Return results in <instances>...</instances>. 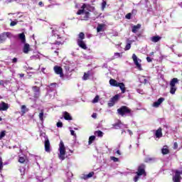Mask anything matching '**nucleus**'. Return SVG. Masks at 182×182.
<instances>
[{"instance_id": "obj_1", "label": "nucleus", "mask_w": 182, "mask_h": 182, "mask_svg": "<svg viewBox=\"0 0 182 182\" xmlns=\"http://www.w3.org/2000/svg\"><path fill=\"white\" fill-rule=\"evenodd\" d=\"M136 176L134 178V181H139V178H140V176H146L147 173H146V165L144 164H141L138 168L137 171L136 172Z\"/></svg>"}, {"instance_id": "obj_2", "label": "nucleus", "mask_w": 182, "mask_h": 182, "mask_svg": "<svg viewBox=\"0 0 182 182\" xmlns=\"http://www.w3.org/2000/svg\"><path fill=\"white\" fill-rule=\"evenodd\" d=\"M119 116H124L125 114H129V116H133V111L132 109L129 108L127 106H122L117 110Z\"/></svg>"}, {"instance_id": "obj_3", "label": "nucleus", "mask_w": 182, "mask_h": 182, "mask_svg": "<svg viewBox=\"0 0 182 182\" xmlns=\"http://www.w3.org/2000/svg\"><path fill=\"white\" fill-rule=\"evenodd\" d=\"M59 151H60L59 159L60 160H64L65 155L66 154V148L65 147V144H63V141H60V142Z\"/></svg>"}, {"instance_id": "obj_4", "label": "nucleus", "mask_w": 182, "mask_h": 182, "mask_svg": "<svg viewBox=\"0 0 182 182\" xmlns=\"http://www.w3.org/2000/svg\"><path fill=\"white\" fill-rule=\"evenodd\" d=\"M176 83H178V79L176 77L173 78L170 82V93L171 95H174L177 90V87H176Z\"/></svg>"}, {"instance_id": "obj_5", "label": "nucleus", "mask_w": 182, "mask_h": 182, "mask_svg": "<svg viewBox=\"0 0 182 182\" xmlns=\"http://www.w3.org/2000/svg\"><path fill=\"white\" fill-rule=\"evenodd\" d=\"M132 60L134 61V63L135 66L137 68L138 70H143V68H141V60L137 58V55L136 54L132 55Z\"/></svg>"}, {"instance_id": "obj_6", "label": "nucleus", "mask_w": 182, "mask_h": 182, "mask_svg": "<svg viewBox=\"0 0 182 182\" xmlns=\"http://www.w3.org/2000/svg\"><path fill=\"white\" fill-rule=\"evenodd\" d=\"M85 8H86V4H84L81 6V9L77 11V15H82V14H85V16H84V20L87 21V19H89V15H90V14L88 11H85Z\"/></svg>"}, {"instance_id": "obj_7", "label": "nucleus", "mask_w": 182, "mask_h": 182, "mask_svg": "<svg viewBox=\"0 0 182 182\" xmlns=\"http://www.w3.org/2000/svg\"><path fill=\"white\" fill-rule=\"evenodd\" d=\"M182 171H175V175L173 176L172 180L173 182H181Z\"/></svg>"}, {"instance_id": "obj_8", "label": "nucleus", "mask_w": 182, "mask_h": 182, "mask_svg": "<svg viewBox=\"0 0 182 182\" xmlns=\"http://www.w3.org/2000/svg\"><path fill=\"white\" fill-rule=\"evenodd\" d=\"M119 95H115L114 97H112L108 102V107H113V106H114V105L119 102Z\"/></svg>"}, {"instance_id": "obj_9", "label": "nucleus", "mask_w": 182, "mask_h": 182, "mask_svg": "<svg viewBox=\"0 0 182 182\" xmlns=\"http://www.w3.org/2000/svg\"><path fill=\"white\" fill-rule=\"evenodd\" d=\"M53 70H54L55 73H56V75H60V77H63V76H64L63 69L62 68V67H60L59 65H55L53 68Z\"/></svg>"}, {"instance_id": "obj_10", "label": "nucleus", "mask_w": 182, "mask_h": 182, "mask_svg": "<svg viewBox=\"0 0 182 182\" xmlns=\"http://www.w3.org/2000/svg\"><path fill=\"white\" fill-rule=\"evenodd\" d=\"M9 109V105L4 101L0 103V112H6Z\"/></svg>"}, {"instance_id": "obj_11", "label": "nucleus", "mask_w": 182, "mask_h": 182, "mask_svg": "<svg viewBox=\"0 0 182 182\" xmlns=\"http://www.w3.org/2000/svg\"><path fill=\"white\" fill-rule=\"evenodd\" d=\"M10 36L11 33L9 32H4L1 35H0V43H2V42H5L7 38H9Z\"/></svg>"}, {"instance_id": "obj_12", "label": "nucleus", "mask_w": 182, "mask_h": 182, "mask_svg": "<svg viewBox=\"0 0 182 182\" xmlns=\"http://www.w3.org/2000/svg\"><path fill=\"white\" fill-rule=\"evenodd\" d=\"M45 151L47 153H50V142L49 141V139L46 138L44 142Z\"/></svg>"}, {"instance_id": "obj_13", "label": "nucleus", "mask_w": 182, "mask_h": 182, "mask_svg": "<svg viewBox=\"0 0 182 182\" xmlns=\"http://www.w3.org/2000/svg\"><path fill=\"white\" fill-rule=\"evenodd\" d=\"M77 43L81 49H84V50H86L87 49V46H86V43L83 40H77Z\"/></svg>"}, {"instance_id": "obj_14", "label": "nucleus", "mask_w": 182, "mask_h": 182, "mask_svg": "<svg viewBox=\"0 0 182 182\" xmlns=\"http://www.w3.org/2000/svg\"><path fill=\"white\" fill-rule=\"evenodd\" d=\"M164 100H165L164 97L159 98L156 102L153 103V107H159L163 103Z\"/></svg>"}, {"instance_id": "obj_15", "label": "nucleus", "mask_w": 182, "mask_h": 182, "mask_svg": "<svg viewBox=\"0 0 182 182\" xmlns=\"http://www.w3.org/2000/svg\"><path fill=\"white\" fill-rule=\"evenodd\" d=\"M155 136L157 139H160L161 137H163V132H162V129L161 127H159L155 133Z\"/></svg>"}, {"instance_id": "obj_16", "label": "nucleus", "mask_w": 182, "mask_h": 182, "mask_svg": "<svg viewBox=\"0 0 182 182\" xmlns=\"http://www.w3.org/2000/svg\"><path fill=\"white\" fill-rule=\"evenodd\" d=\"M30 50H31V46H29L28 43H25L24 46L23 48V53H29Z\"/></svg>"}, {"instance_id": "obj_17", "label": "nucleus", "mask_w": 182, "mask_h": 182, "mask_svg": "<svg viewBox=\"0 0 182 182\" xmlns=\"http://www.w3.org/2000/svg\"><path fill=\"white\" fill-rule=\"evenodd\" d=\"M119 82H118L117 80H116L113 78L109 80V85L111 86H114V87H119Z\"/></svg>"}, {"instance_id": "obj_18", "label": "nucleus", "mask_w": 182, "mask_h": 182, "mask_svg": "<svg viewBox=\"0 0 182 182\" xmlns=\"http://www.w3.org/2000/svg\"><path fill=\"white\" fill-rule=\"evenodd\" d=\"M18 38L21 41V43H26V37L25 36V33H21L18 34Z\"/></svg>"}, {"instance_id": "obj_19", "label": "nucleus", "mask_w": 182, "mask_h": 182, "mask_svg": "<svg viewBox=\"0 0 182 182\" xmlns=\"http://www.w3.org/2000/svg\"><path fill=\"white\" fill-rule=\"evenodd\" d=\"M161 153L164 154V156L170 153V150L168 149V146L167 145L164 146L163 149H161Z\"/></svg>"}, {"instance_id": "obj_20", "label": "nucleus", "mask_w": 182, "mask_h": 182, "mask_svg": "<svg viewBox=\"0 0 182 182\" xmlns=\"http://www.w3.org/2000/svg\"><path fill=\"white\" fill-rule=\"evenodd\" d=\"M151 41L154 43H157V42H159V41H161V37H160L159 36H152L151 38Z\"/></svg>"}, {"instance_id": "obj_21", "label": "nucleus", "mask_w": 182, "mask_h": 182, "mask_svg": "<svg viewBox=\"0 0 182 182\" xmlns=\"http://www.w3.org/2000/svg\"><path fill=\"white\" fill-rule=\"evenodd\" d=\"M118 87H119L120 90H122V93H125L126 92V87L124 85V83L119 82Z\"/></svg>"}, {"instance_id": "obj_22", "label": "nucleus", "mask_w": 182, "mask_h": 182, "mask_svg": "<svg viewBox=\"0 0 182 182\" xmlns=\"http://www.w3.org/2000/svg\"><path fill=\"white\" fill-rule=\"evenodd\" d=\"M63 117L65 119V120H72V116H70V114H69V112H65L63 113Z\"/></svg>"}, {"instance_id": "obj_23", "label": "nucleus", "mask_w": 182, "mask_h": 182, "mask_svg": "<svg viewBox=\"0 0 182 182\" xmlns=\"http://www.w3.org/2000/svg\"><path fill=\"white\" fill-rule=\"evenodd\" d=\"M141 28V24H137L132 27V32L133 33H137V31Z\"/></svg>"}, {"instance_id": "obj_24", "label": "nucleus", "mask_w": 182, "mask_h": 182, "mask_svg": "<svg viewBox=\"0 0 182 182\" xmlns=\"http://www.w3.org/2000/svg\"><path fill=\"white\" fill-rule=\"evenodd\" d=\"M21 116H23L27 112H29V109L26 108V105H22L21 107Z\"/></svg>"}, {"instance_id": "obj_25", "label": "nucleus", "mask_w": 182, "mask_h": 182, "mask_svg": "<svg viewBox=\"0 0 182 182\" xmlns=\"http://www.w3.org/2000/svg\"><path fill=\"white\" fill-rule=\"evenodd\" d=\"M105 25L103 24V23H101V24H98L97 27V32L99 33V32H103V28H105Z\"/></svg>"}, {"instance_id": "obj_26", "label": "nucleus", "mask_w": 182, "mask_h": 182, "mask_svg": "<svg viewBox=\"0 0 182 182\" xmlns=\"http://www.w3.org/2000/svg\"><path fill=\"white\" fill-rule=\"evenodd\" d=\"M18 163H21V164H25L26 163V157L18 156Z\"/></svg>"}, {"instance_id": "obj_27", "label": "nucleus", "mask_w": 182, "mask_h": 182, "mask_svg": "<svg viewBox=\"0 0 182 182\" xmlns=\"http://www.w3.org/2000/svg\"><path fill=\"white\" fill-rule=\"evenodd\" d=\"M92 176H95V172L92 171V172H90L87 175H84L83 176V178L84 180H87L88 178H91V177Z\"/></svg>"}, {"instance_id": "obj_28", "label": "nucleus", "mask_w": 182, "mask_h": 182, "mask_svg": "<svg viewBox=\"0 0 182 182\" xmlns=\"http://www.w3.org/2000/svg\"><path fill=\"white\" fill-rule=\"evenodd\" d=\"M32 90L34 93H41V87L38 86H33Z\"/></svg>"}, {"instance_id": "obj_29", "label": "nucleus", "mask_w": 182, "mask_h": 182, "mask_svg": "<svg viewBox=\"0 0 182 182\" xmlns=\"http://www.w3.org/2000/svg\"><path fill=\"white\" fill-rule=\"evenodd\" d=\"M58 30L53 29L52 30L53 36H58V39H62V37L59 34H58Z\"/></svg>"}, {"instance_id": "obj_30", "label": "nucleus", "mask_w": 182, "mask_h": 182, "mask_svg": "<svg viewBox=\"0 0 182 182\" xmlns=\"http://www.w3.org/2000/svg\"><path fill=\"white\" fill-rule=\"evenodd\" d=\"M90 76V71H87V73H85L82 77L83 80H87Z\"/></svg>"}, {"instance_id": "obj_31", "label": "nucleus", "mask_w": 182, "mask_h": 182, "mask_svg": "<svg viewBox=\"0 0 182 182\" xmlns=\"http://www.w3.org/2000/svg\"><path fill=\"white\" fill-rule=\"evenodd\" d=\"M96 140V136H90L89 137V141H88V144H92V143H93V141Z\"/></svg>"}, {"instance_id": "obj_32", "label": "nucleus", "mask_w": 182, "mask_h": 182, "mask_svg": "<svg viewBox=\"0 0 182 182\" xmlns=\"http://www.w3.org/2000/svg\"><path fill=\"white\" fill-rule=\"evenodd\" d=\"M78 38L79 39H77V41H83V39H85V33L80 32L78 35Z\"/></svg>"}, {"instance_id": "obj_33", "label": "nucleus", "mask_w": 182, "mask_h": 182, "mask_svg": "<svg viewBox=\"0 0 182 182\" xmlns=\"http://www.w3.org/2000/svg\"><path fill=\"white\" fill-rule=\"evenodd\" d=\"M95 134L96 136H97L98 137H103V132H102V131H100V130L96 131V132H95Z\"/></svg>"}, {"instance_id": "obj_34", "label": "nucleus", "mask_w": 182, "mask_h": 182, "mask_svg": "<svg viewBox=\"0 0 182 182\" xmlns=\"http://www.w3.org/2000/svg\"><path fill=\"white\" fill-rule=\"evenodd\" d=\"M148 82L149 80H147L146 76H142V77L141 78V83H144V85H146Z\"/></svg>"}, {"instance_id": "obj_35", "label": "nucleus", "mask_w": 182, "mask_h": 182, "mask_svg": "<svg viewBox=\"0 0 182 182\" xmlns=\"http://www.w3.org/2000/svg\"><path fill=\"white\" fill-rule=\"evenodd\" d=\"M106 5H107V2L105 0H102V4H101L102 11H105V9L106 8Z\"/></svg>"}, {"instance_id": "obj_36", "label": "nucleus", "mask_w": 182, "mask_h": 182, "mask_svg": "<svg viewBox=\"0 0 182 182\" xmlns=\"http://www.w3.org/2000/svg\"><path fill=\"white\" fill-rule=\"evenodd\" d=\"M4 168V161H2V157L0 156V171H2Z\"/></svg>"}, {"instance_id": "obj_37", "label": "nucleus", "mask_w": 182, "mask_h": 182, "mask_svg": "<svg viewBox=\"0 0 182 182\" xmlns=\"http://www.w3.org/2000/svg\"><path fill=\"white\" fill-rule=\"evenodd\" d=\"M38 117H39L40 120H41V121L43 120V109H42L41 111V112L39 113Z\"/></svg>"}, {"instance_id": "obj_38", "label": "nucleus", "mask_w": 182, "mask_h": 182, "mask_svg": "<svg viewBox=\"0 0 182 182\" xmlns=\"http://www.w3.org/2000/svg\"><path fill=\"white\" fill-rule=\"evenodd\" d=\"M99 99H100L99 95H96L92 100V103H97V102H99Z\"/></svg>"}, {"instance_id": "obj_39", "label": "nucleus", "mask_w": 182, "mask_h": 182, "mask_svg": "<svg viewBox=\"0 0 182 182\" xmlns=\"http://www.w3.org/2000/svg\"><path fill=\"white\" fill-rule=\"evenodd\" d=\"M130 48H132V44L127 43L124 48V50H129Z\"/></svg>"}, {"instance_id": "obj_40", "label": "nucleus", "mask_w": 182, "mask_h": 182, "mask_svg": "<svg viewBox=\"0 0 182 182\" xmlns=\"http://www.w3.org/2000/svg\"><path fill=\"white\" fill-rule=\"evenodd\" d=\"M39 96H41V92H34V99H39Z\"/></svg>"}, {"instance_id": "obj_41", "label": "nucleus", "mask_w": 182, "mask_h": 182, "mask_svg": "<svg viewBox=\"0 0 182 182\" xmlns=\"http://www.w3.org/2000/svg\"><path fill=\"white\" fill-rule=\"evenodd\" d=\"M110 159L112 160L114 163H117V161H119V158H117L115 156H111Z\"/></svg>"}, {"instance_id": "obj_42", "label": "nucleus", "mask_w": 182, "mask_h": 182, "mask_svg": "<svg viewBox=\"0 0 182 182\" xmlns=\"http://www.w3.org/2000/svg\"><path fill=\"white\" fill-rule=\"evenodd\" d=\"M114 127H119L122 126V121H119L117 123H115L114 125Z\"/></svg>"}, {"instance_id": "obj_43", "label": "nucleus", "mask_w": 182, "mask_h": 182, "mask_svg": "<svg viewBox=\"0 0 182 182\" xmlns=\"http://www.w3.org/2000/svg\"><path fill=\"white\" fill-rule=\"evenodd\" d=\"M6 133V131H2V132L0 133V139H2V137H5Z\"/></svg>"}, {"instance_id": "obj_44", "label": "nucleus", "mask_w": 182, "mask_h": 182, "mask_svg": "<svg viewBox=\"0 0 182 182\" xmlns=\"http://www.w3.org/2000/svg\"><path fill=\"white\" fill-rule=\"evenodd\" d=\"M126 19H132V13H128L126 16H125Z\"/></svg>"}, {"instance_id": "obj_45", "label": "nucleus", "mask_w": 182, "mask_h": 182, "mask_svg": "<svg viewBox=\"0 0 182 182\" xmlns=\"http://www.w3.org/2000/svg\"><path fill=\"white\" fill-rule=\"evenodd\" d=\"M16 25H18V21H11L10 23V26H15Z\"/></svg>"}, {"instance_id": "obj_46", "label": "nucleus", "mask_w": 182, "mask_h": 182, "mask_svg": "<svg viewBox=\"0 0 182 182\" xmlns=\"http://www.w3.org/2000/svg\"><path fill=\"white\" fill-rule=\"evenodd\" d=\"M173 149L174 150H177V149H178V144H177V142L173 143Z\"/></svg>"}, {"instance_id": "obj_47", "label": "nucleus", "mask_w": 182, "mask_h": 182, "mask_svg": "<svg viewBox=\"0 0 182 182\" xmlns=\"http://www.w3.org/2000/svg\"><path fill=\"white\" fill-rule=\"evenodd\" d=\"M57 127H63V123L61 122H57Z\"/></svg>"}, {"instance_id": "obj_48", "label": "nucleus", "mask_w": 182, "mask_h": 182, "mask_svg": "<svg viewBox=\"0 0 182 182\" xmlns=\"http://www.w3.org/2000/svg\"><path fill=\"white\" fill-rule=\"evenodd\" d=\"M70 134L71 136H74V137H76V133H75L74 130H70Z\"/></svg>"}, {"instance_id": "obj_49", "label": "nucleus", "mask_w": 182, "mask_h": 182, "mask_svg": "<svg viewBox=\"0 0 182 182\" xmlns=\"http://www.w3.org/2000/svg\"><path fill=\"white\" fill-rule=\"evenodd\" d=\"M18 63V58H14L12 59V63Z\"/></svg>"}, {"instance_id": "obj_50", "label": "nucleus", "mask_w": 182, "mask_h": 182, "mask_svg": "<svg viewBox=\"0 0 182 182\" xmlns=\"http://www.w3.org/2000/svg\"><path fill=\"white\" fill-rule=\"evenodd\" d=\"M92 117L93 119H97V114L95 113V112H94V113L92 114Z\"/></svg>"}, {"instance_id": "obj_51", "label": "nucleus", "mask_w": 182, "mask_h": 182, "mask_svg": "<svg viewBox=\"0 0 182 182\" xmlns=\"http://www.w3.org/2000/svg\"><path fill=\"white\" fill-rule=\"evenodd\" d=\"M146 60L149 63H150V62H152L153 59H151L150 57H146Z\"/></svg>"}, {"instance_id": "obj_52", "label": "nucleus", "mask_w": 182, "mask_h": 182, "mask_svg": "<svg viewBox=\"0 0 182 182\" xmlns=\"http://www.w3.org/2000/svg\"><path fill=\"white\" fill-rule=\"evenodd\" d=\"M53 45H62V43L60 42V41H55V43H53Z\"/></svg>"}, {"instance_id": "obj_53", "label": "nucleus", "mask_w": 182, "mask_h": 182, "mask_svg": "<svg viewBox=\"0 0 182 182\" xmlns=\"http://www.w3.org/2000/svg\"><path fill=\"white\" fill-rule=\"evenodd\" d=\"M114 56H116L117 58H120L121 55L119 53H115Z\"/></svg>"}, {"instance_id": "obj_54", "label": "nucleus", "mask_w": 182, "mask_h": 182, "mask_svg": "<svg viewBox=\"0 0 182 182\" xmlns=\"http://www.w3.org/2000/svg\"><path fill=\"white\" fill-rule=\"evenodd\" d=\"M11 2H14V0H6V4H11Z\"/></svg>"}, {"instance_id": "obj_55", "label": "nucleus", "mask_w": 182, "mask_h": 182, "mask_svg": "<svg viewBox=\"0 0 182 182\" xmlns=\"http://www.w3.org/2000/svg\"><path fill=\"white\" fill-rule=\"evenodd\" d=\"M18 76H19V77H25V74L21 73V74H18Z\"/></svg>"}, {"instance_id": "obj_56", "label": "nucleus", "mask_w": 182, "mask_h": 182, "mask_svg": "<svg viewBox=\"0 0 182 182\" xmlns=\"http://www.w3.org/2000/svg\"><path fill=\"white\" fill-rule=\"evenodd\" d=\"M127 132L130 134V136L133 135V132H132V130L128 129Z\"/></svg>"}, {"instance_id": "obj_57", "label": "nucleus", "mask_w": 182, "mask_h": 182, "mask_svg": "<svg viewBox=\"0 0 182 182\" xmlns=\"http://www.w3.org/2000/svg\"><path fill=\"white\" fill-rule=\"evenodd\" d=\"M132 14H137V10L133 9V10L132 11Z\"/></svg>"}, {"instance_id": "obj_58", "label": "nucleus", "mask_w": 182, "mask_h": 182, "mask_svg": "<svg viewBox=\"0 0 182 182\" xmlns=\"http://www.w3.org/2000/svg\"><path fill=\"white\" fill-rule=\"evenodd\" d=\"M39 6H43V3L42 1H40L38 3Z\"/></svg>"}, {"instance_id": "obj_59", "label": "nucleus", "mask_w": 182, "mask_h": 182, "mask_svg": "<svg viewBox=\"0 0 182 182\" xmlns=\"http://www.w3.org/2000/svg\"><path fill=\"white\" fill-rule=\"evenodd\" d=\"M50 86H56V82L50 83Z\"/></svg>"}, {"instance_id": "obj_60", "label": "nucleus", "mask_w": 182, "mask_h": 182, "mask_svg": "<svg viewBox=\"0 0 182 182\" xmlns=\"http://www.w3.org/2000/svg\"><path fill=\"white\" fill-rule=\"evenodd\" d=\"M116 153H117V154H118L119 156H120V154H122L120 153V151H119V150H117Z\"/></svg>"}, {"instance_id": "obj_61", "label": "nucleus", "mask_w": 182, "mask_h": 182, "mask_svg": "<svg viewBox=\"0 0 182 182\" xmlns=\"http://www.w3.org/2000/svg\"><path fill=\"white\" fill-rule=\"evenodd\" d=\"M54 53H56L57 55L59 56V51L55 50V51H54Z\"/></svg>"}, {"instance_id": "obj_62", "label": "nucleus", "mask_w": 182, "mask_h": 182, "mask_svg": "<svg viewBox=\"0 0 182 182\" xmlns=\"http://www.w3.org/2000/svg\"><path fill=\"white\" fill-rule=\"evenodd\" d=\"M150 55H151V56L153 55H154V52L150 53Z\"/></svg>"}, {"instance_id": "obj_63", "label": "nucleus", "mask_w": 182, "mask_h": 182, "mask_svg": "<svg viewBox=\"0 0 182 182\" xmlns=\"http://www.w3.org/2000/svg\"><path fill=\"white\" fill-rule=\"evenodd\" d=\"M66 70H69V67H67V68H66Z\"/></svg>"}, {"instance_id": "obj_64", "label": "nucleus", "mask_w": 182, "mask_h": 182, "mask_svg": "<svg viewBox=\"0 0 182 182\" xmlns=\"http://www.w3.org/2000/svg\"><path fill=\"white\" fill-rule=\"evenodd\" d=\"M1 99H3V97H2V96L0 95V100H1Z\"/></svg>"}]
</instances>
